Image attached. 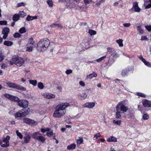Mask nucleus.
Returning <instances> with one entry per match:
<instances>
[{
	"instance_id": "f257e3e1",
	"label": "nucleus",
	"mask_w": 151,
	"mask_h": 151,
	"mask_svg": "<svg viewBox=\"0 0 151 151\" xmlns=\"http://www.w3.org/2000/svg\"><path fill=\"white\" fill-rule=\"evenodd\" d=\"M70 106L69 103L67 102L62 103L57 105L55 108L53 116L55 118H60L65 114V109Z\"/></svg>"
},
{
	"instance_id": "f03ea898",
	"label": "nucleus",
	"mask_w": 151,
	"mask_h": 151,
	"mask_svg": "<svg viewBox=\"0 0 151 151\" xmlns=\"http://www.w3.org/2000/svg\"><path fill=\"white\" fill-rule=\"evenodd\" d=\"M128 101L125 100L120 101L117 104L116 107V117L117 119H120L122 117L121 114L126 112L128 110V107L125 105L127 104Z\"/></svg>"
},
{
	"instance_id": "7ed1b4c3",
	"label": "nucleus",
	"mask_w": 151,
	"mask_h": 151,
	"mask_svg": "<svg viewBox=\"0 0 151 151\" xmlns=\"http://www.w3.org/2000/svg\"><path fill=\"white\" fill-rule=\"evenodd\" d=\"M50 44V42L48 39L44 38L37 43V49L39 52L45 51L47 49Z\"/></svg>"
},
{
	"instance_id": "20e7f679",
	"label": "nucleus",
	"mask_w": 151,
	"mask_h": 151,
	"mask_svg": "<svg viewBox=\"0 0 151 151\" xmlns=\"http://www.w3.org/2000/svg\"><path fill=\"white\" fill-rule=\"evenodd\" d=\"M6 84L9 87L20 90L22 91H25L26 89L19 85H17L13 83L7 82Z\"/></svg>"
},
{
	"instance_id": "39448f33",
	"label": "nucleus",
	"mask_w": 151,
	"mask_h": 151,
	"mask_svg": "<svg viewBox=\"0 0 151 151\" xmlns=\"http://www.w3.org/2000/svg\"><path fill=\"white\" fill-rule=\"evenodd\" d=\"M13 60L15 62V64L17 66H21L24 63L23 59L22 58L19 57L14 56Z\"/></svg>"
},
{
	"instance_id": "423d86ee",
	"label": "nucleus",
	"mask_w": 151,
	"mask_h": 151,
	"mask_svg": "<svg viewBox=\"0 0 151 151\" xmlns=\"http://www.w3.org/2000/svg\"><path fill=\"white\" fill-rule=\"evenodd\" d=\"M76 2H72L71 4H66L65 5V6L68 9H70L73 8H74L75 9H78V8L81 9V6H78Z\"/></svg>"
},
{
	"instance_id": "0eeeda50",
	"label": "nucleus",
	"mask_w": 151,
	"mask_h": 151,
	"mask_svg": "<svg viewBox=\"0 0 151 151\" xmlns=\"http://www.w3.org/2000/svg\"><path fill=\"white\" fill-rule=\"evenodd\" d=\"M23 122L32 126H35L37 124V122L34 120L27 118H24L23 119Z\"/></svg>"
},
{
	"instance_id": "6e6552de",
	"label": "nucleus",
	"mask_w": 151,
	"mask_h": 151,
	"mask_svg": "<svg viewBox=\"0 0 151 151\" xmlns=\"http://www.w3.org/2000/svg\"><path fill=\"white\" fill-rule=\"evenodd\" d=\"M17 102L18 105L20 107L26 108L28 106V102L25 100H19Z\"/></svg>"
},
{
	"instance_id": "1a4fd4ad",
	"label": "nucleus",
	"mask_w": 151,
	"mask_h": 151,
	"mask_svg": "<svg viewBox=\"0 0 151 151\" xmlns=\"http://www.w3.org/2000/svg\"><path fill=\"white\" fill-rule=\"evenodd\" d=\"M4 95L5 97L7 98L11 101L18 102L19 100V98L17 96H14L8 93L4 94Z\"/></svg>"
},
{
	"instance_id": "9d476101",
	"label": "nucleus",
	"mask_w": 151,
	"mask_h": 151,
	"mask_svg": "<svg viewBox=\"0 0 151 151\" xmlns=\"http://www.w3.org/2000/svg\"><path fill=\"white\" fill-rule=\"evenodd\" d=\"M10 138V136H7L6 137H4L3 139V142H5V143L1 145V147H7L9 146V140Z\"/></svg>"
},
{
	"instance_id": "9b49d317",
	"label": "nucleus",
	"mask_w": 151,
	"mask_h": 151,
	"mask_svg": "<svg viewBox=\"0 0 151 151\" xmlns=\"http://www.w3.org/2000/svg\"><path fill=\"white\" fill-rule=\"evenodd\" d=\"M107 50L111 54V56L114 58H117L119 57L117 53L116 52L115 50L112 48L109 47L107 48Z\"/></svg>"
},
{
	"instance_id": "f8f14e48",
	"label": "nucleus",
	"mask_w": 151,
	"mask_h": 151,
	"mask_svg": "<svg viewBox=\"0 0 151 151\" xmlns=\"http://www.w3.org/2000/svg\"><path fill=\"white\" fill-rule=\"evenodd\" d=\"M42 95L44 97L49 99H54L55 98V96L54 94L51 93H42Z\"/></svg>"
},
{
	"instance_id": "ddd939ff",
	"label": "nucleus",
	"mask_w": 151,
	"mask_h": 151,
	"mask_svg": "<svg viewBox=\"0 0 151 151\" xmlns=\"http://www.w3.org/2000/svg\"><path fill=\"white\" fill-rule=\"evenodd\" d=\"M139 58L147 66L151 67V63L147 62L142 56L139 57Z\"/></svg>"
},
{
	"instance_id": "4468645a",
	"label": "nucleus",
	"mask_w": 151,
	"mask_h": 151,
	"mask_svg": "<svg viewBox=\"0 0 151 151\" xmlns=\"http://www.w3.org/2000/svg\"><path fill=\"white\" fill-rule=\"evenodd\" d=\"M132 8L135 12H139L140 11V9L138 7V3L136 2L133 3Z\"/></svg>"
},
{
	"instance_id": "2eb2a0df",
	"label": "nucleus",
	"mask_w": 151,
	"mask_h": 151,
	"mask_svg": "<svg viewBox=\"0 0 151 151\" xmlns=\"http://www.w3.org/2000/svg\"><path fill=\"white\" fill-rule=\"evenodd\" d=\"M94 106V103L93 102H88L86 103L82 106L83 108H91L93 107Z\"/></svg>"
},
{
	"instance_id": "dca6fc26",
	"label": "nucleus",
	"mask_w": 151,
	"mask_h": 151,
	"mask_svg": "<svg viewBox=\"0 0 151 151\" xmlns=\"http://www.w3.org/2000/svg\"><path fill=\"white\" fill-rule=\"evenodd\" d=\"M21 111L22 112L23 116H25L29 114L30 111V109L28 108H24V109L21 110Z\"/></svg>"
},
{
	"instance_id": "f3484780",
	"label": "nucleus",
	"mask_w": 151,
	"mask_h": 151,
	"mask_svg": "<svg viewBox=\"0 0 151 151\" xmlns=\"http://www.w3.org/2000/svg\"><path fill=\"white\" fill-rule=\"evenodd\" d=\"M142 104L145 107H151V101L147 100H145L142 102Z\"/></svg>"
},
{
	"instance_id": "a211bd4d",
	"label": "nucleus",
	"mask_w": 151,
	"mask_h": 151,
	"mask_svg": "<svg viewBox=\"0 0 151 151\" xmlns=\"http://www.w3.org/2000/svg\"><path fill=\"white\" fill-rule=\"evenodd\" d=\"M31 137L28 134H27L24 137V142L25 143H28L29 142Z\"/></svg>"
},
{
	"instance_id": "6ab92c4d",
	"label": "nucleus",
	"mask_w": 151,
	"mask_h": 151,
	"mask_svg": "<svg viewBox=\"0 0 151 151\" xmlns=\"http://www.w3.org/2000/svg\"><path fill=\"white\" fill-rule=\"evenodd\" d=\"M35 43V41L34 40V39L31 37L29 38L28 40V42L27 44V46L32 45L33 46Z\"/></svg>"
},
{
	"instance_id": "aec40b11",
	"label": "nucleus",
	"mask_w": 151,
	"mask_h": 151,
	"mask_svg": "<svg viewBox=\"0 0 151 151\" xmlns=\"http://www.w3.org/2000/svg\"><path fill=\"white\" fill-rule=\"evenodd\" d=\"M38 135H40V131H38L37 132H35L32 135V136L33 138L36 140H37L38 137H39V136H38Z\"/></svg>"
},
{
	"instance_id": "412c9836",
	"label": "nucleus",
	"mask_w": 151,
	"mask_h": 151,
	"mask_svg": "<svg viewBox=\"0 0 151 151\" xmlns=\"http://www.w3.org/2000/svg\"><path fill=\"white\" fill-rule=\"evenodd\" d=\"M13 20L14 22L18 21L20 18V16L18 14H15L13 17Z\"/></svg>"
},
{
	"instance_id": "4be33fe9",
	"label": "nucleus",
	"mask_w": 151,
	"mask_h": 151,
	"mask_svg": "<svg viewBox=\"0 0 151 151\" xmlns=\"http://www.w3.org/2000/svg\"><path fill=\"white\" fill-rule=\"evenodd\" d=\"M76 146V145L75 144H72L67 146V149L70 150H73L75 148Z\"/></svg>"
},
{
	"instance_id": "5701e85b",
	"label": "nucleus",
	"mask_w": 151,
	"mask_h": 151,
	"mask_svg": "<svg viewBox=\"0 0 151 151\" xmlns=\"http://www.w3.org/2000/svg\"><path fill=\"white\" fill-rule=\"evenodd\" d=\"M14 115L16 118L24 116H23L22 112L21 111V110L15 114Z\"/></svg>"
},
{
	"instance_id": "b1692460",
	"label": "nucleus",
	"mask_w": 151,
	"mask_h": 151,
	"mask_svg": "<svg viewBox=\"0 0 151 151\" xmlns=\"http://www.w3.org/2000/svg\"><path fill=\"white\" fill-rule=\"evenodd\" d=\"M107 141L109 142H117V139L114 136H111L107 139Z\"/></svg>"
},
{
	"instance_id": "393cba45",
	"label": "nucleus",
	"mask_w": 151,
	"mask_h": 151,
	"mask_svg": "<svg viewBox=\"0 0 151 151\" xmlns=\"http://www.w3.org/2000/svg\"><path fill=\"white\" fill-rule=\"evenodd\" d=\"M50 26L54 28L58 27V28L61 29L63 27V26L60 24H53L51 25Z\"/></svg>"
},
{
	"instance_id": "a878e982",
	"label": "nucleus",
	"mask_w": 151,
	"mask_h": 151,
	"mask_svg": "<svg viewBox=\"0 0 151 151\" xmlns=\"http://www.w3.org/2000/svg\"><path fill=\"white\" fill-rule=\"evenodd\" d=\"M37 140L39 141H40L42 142H43L45 141L46 139L43 136L41 135L40 134L39 136V137H38Z\"/></svg>"
},
{
	"instance_id": "bb28decb",
	"label": "nucleus",
	"mask_w": 151,
	"mask_h": 151,
	"mask_svg": "<svg viewBox=\"0 0 151 151\" xmlns=\"http://www.w3.org/2000/svg\"><path fill=\"white\" fill-rule=\"evenodd\" d=\"M18 14L20 16V17L24 18L26 16V14L23 11H19Z\"/></svg>"
},
{
	"instance_id": "cd10ccee",
	"label": "nucleus",
	"mask_w": 151,
	"mask_h": 151,
	"mask_svg": "<svg viewBox=\"0 0 151 151\" xmlns=\"http://www.w3.org/2000/svg\"><path fill=\"white\" fill-rule=\"evenodd\" d=\"M33 49V46L27 45L26 50L29 52H32Z\"/></svg>"
},
{
	"instance_id": "c85d7f7f",
	"label": "nucleus",
	"mask_w": 151,
	"mask_h": 151,
	"mask_svg": "<svg viewBox=\"0 0 151 151\" xmlns=\"http://www.w3.org/2000/svg\"><path fill=\"white\" fill-rule=\"evenodd\" d=\"M9 32V29L8 27L4 28L2 32V34H8Z\"/></svg>"
},
{
	"instance_id": "c756f323",
	"label": "nucleus",
	"mask_w": 151,
	"mask_h": 151,
	"mask_svg": "<svg viewBox=\"0 0 151 151\" xmlns=\"http://www.w3.org/2000/svg\"><path fill=\"white\" fill-rule=\"evenodd\" d=\"M4 45L7 46H11L13 44L12 42L11 41H6L4 42Z\"/></svg>"
},
{
	"instance_id": "7c9ffc66",
	"label": "nucleus",
	"mask_w": 151,
	"mask_h": 151,
	"mask_svg": "<svg viewBox=\"0 0 151 151\" xmlns=\"http://www.w3.org/2000/svg\"><path fill=\"white\" fill-rule=\"evenodd\" d=\"M29 81V83L32 84L33 86H35L37 85V81L36 80H30Z\"/></svg>"
},
{
	"instance_id": "2f4dec72",
	"label": "nucleus",
	"mask_w": 151,
	"mask_h": 151,
	"mask_svg": "<svg viewBox=\"0 0 151 151\" xmlns=\"http://www.w3.org/2000/svg\"><path fill=\"white\" fill-rule=\"evenodd\" d=\"M116 42L118 44L120 47H123V40L122 39H119L116 40Z\"/></svg>"
},
{
	"instance_id": "473e14b6",
	"label": "nucleus",
	"mask_w": 151,
	"mask_h": 151,
	"mask_svg": "<svg viewBox=\"0 0 151 151\" xmlns=\"http://www.w3.org/2000/svg\"><path fill=\"white\" fill-rule=\"evenodd\" d=\"M83 142V138L81 137H80L77 140V142L78 144L80 145Z\"/></svg>"
},
{
	"instance_id": "72a5a7b5",
	"label": "nucleus",
	"mask_w": 151,
	"mask_h": 151,
	"mask_svg": "<svg viewBox=\"0 0 151 151\" xmlns=\"http://www.w3.org/2000/svg\"><path fill=\"white\" fill-rule=\"evenodd\" d=\"M19 32L21 34H23L26 32V29L24 27H22L19 30Z\"/></svg>"
},
{
	"instance_id": "f704fd0d",
	"label": "nucleus",
	"mask_w": 151,
	"mask_h": 151,
	"mask_svg": "<svg viewBox=\"0 0 151 151\" xmlns=\"http://www.w3.org/2000/svg\"><path fill=\"white\" fill-rule=\"evenodd\" d=\"M50 129L48 128H42L41 129V131L42 132L44 133L46 132H48L50 131Z\"/></svg>"
},
{
	"instance_id": "c9c22d12",
	"label": "nucleus",
	"mask_w": 151,
	"mask_h": 151,
	"mask_svg": "<svg viewBox=\"0 0 151 151\" xmlns=\"http://www.w3.org/2000/svg\"><path fill=\"white\" fill-rule=\"evenodd\" d=\"M127 71L126 70H123L122 72V75L123 76H125L127 75Z\"/></svg>"
},
{
	"instance_id": "e433bc0d",
	"label": "nucleus",
	"mask_w": 151,
	"mask_h": 151,
	"mask_svg": "<svg viewBox=\"0 0 151 151\" xmlns=\"http://www.w3.org/2000/svg\"><path fill=\"white\" fill-rule=\"evenodd\" d=\"M137 29L141 34H142L143 33V31L141 27L140 26H138L137 27Z\"/></svg>"
},
{
	"instance_id": "4c0bfd02",
	"label": "nucleus",
	"mask_w": 151,
	"mask_h": 151,
	"mask_svg": "<svg viewBox=\"0 0 151 151\" xmlns=\"http://www.w3.org/2000/svg\"><path fill=\"white\" fill-rule=\"evenodd\" d=\"M121 120H119V121H116L115 120H113V123L116 124L118 125L119 126L121 124Z\"/></svg>"
},
{
	"instance_id": "58836bf2",
	"label": "nucleus",
	"mask_w": 151,
	"mask_h": 151,
	"mask_svg": "<svg viewBox=\"0 0 151 151\" xmlns=\"http://www.w3.org/2000/svg\"><path fill=\"white\" fill-rule=\"evenodd\" d=\"M47 3L50 7H52L53 6V2L52 0H47Z\"/></svg>"
},
{
	"instance_id": "ea45409f",
	"label": "nucleus",
	"mask_w": 151,
	"mask_h": 151,
	"mask_svg": "<svg viewBox=\"0 0 151 151\" xmlns=\"http://www.w3.org/2000/svg\"><path fill=\"white\" fill-rule=\"evenodd\" d=\"M38 87L40 89H42L44 88V86L42 83L39 82L37 84Z\"/></svg>"
},
{
	"instance_id": "a19ab883",
	"label": "nucleus",
	"mask_w": 151,
	"mask_h": 151,
	"mask_svg": "<svg viewBox=\"0 0 151 151\" xmlns=\"http://www.w3.org/2000/svg\"><path fill=\"white\" fill-rule=\"evenodd\" d=\"M16 133L17 135L20 139H22L23 138V135L20 132H19L18 130H17L16 131Z\"/></svg>"
},
{
	"instance_id": "79ce46f5",
	"label": "nucleus",
	"mask_w": 151,
	"mask_h": 151,
	"mask_svg": "<svg viewBox=\"0 0 151 151\" xmlns=\"http://www.w3.org/2000/svg\"><path fill=\"white\" fill-rule=\"evenodd\" d=\"M94 77V73H93L88 75L86 76L87 79H91L93 77Z\"/></svg>"
},
{
	"instance_id": "37998d69",
	"label": "nucleus",
	"mask_w": 151,
	"mask_h": 151,
	"mask_svg": "<svg viewBox=\"0 0 151 151\" xmlns=\"http://www.w3.org/2000/svg\"><path fill=\"white\" fill-rule=\"evenodd\" d=\"M21 35L19 33H16L14 35V37L15 38H19L21 37Z\"/></svg>"
},
{
	"instance_id": "c03bdc74",
	"label": "nucleus",
	"mask_w": 151,
	"mask_h": 151,
	"mask_svg": "<svg viewBox=\"0 0 151 151\" xmlns=\"http://www.w3.org/2000/svg\"><path fill=\"white\" fill-rule=\"evenodd\" d=\"M26 4L23 2L18 3L17 5V7H21L22 6H24L26 5Z\"/></svg>"
},
{
	"instance_id": "a18cd8bd",
	"label": "nucleus",
	"mask_w": 151,
	"mask_h": 151,
	"mask_svg": "<svg viewBox=\"0 0 151 151\" xmlns=\"http://www.w3.org/2000/svg\"><path fill=\"white\" fill-rule=\"evenodd\" d=\"M149 117L148 115L146 114H144L143 116V119L144 120H147Z\"/></svg>"
},
{
	"instance_id": "49530a36",
	"label": "nucleus",
	"mask_w": 151,
	"mask_h": 151,
	"mask_svg": "<svg viewBox=\"0 0 151 151\" xmlns=\"http://www.w3.org/2000/svg\"><path fill=\"white\" fill-rule=\"evenodd\" d=\"M26 19L27 21L32 20H33L32 16H31L29 15H28Z\"/></svg>"
},
{
	"instance_id": "de8ad7c7",
	"label": "nucleus",
	"mask_w": 151,
	"mask_h": 151,
	"mask_svg": "<svg viewBox=\"0 0 151 151\" xmlns=\"http://www.w3.org/2000/svg\"><path fill=\"white\" fill-rule=\"evenodd\" d=\"M100 136L101 134L99 133H98L95 135V137H96L95 140L96 141H98L99 140V139H98V138L99 137H100Z\"/></svg>"
},
{
	"instance_id": "09e8293b",
	"label": "nucleus",
	"mask_w": 151,
	"mask_h": 151,
	"mask_svg": "<svg viewBox=\"0 0 151 151\" xmlns=\"http://www.w3.org/2000/svg\"><path fill=\"white\" fill-rule=\"evenodd\" d=\"M71 0H58L59 2H65L67 3V4L70 3Z\"/></svg>"
},
{
	"instance_id": "8fccbe9b",
	"label": "nucleus",
	"mask_w": 151,
	"mask_h": 151,
	"mask_svg": "<svg viewBox=\"0 0 151 151\" xmlns=\"http://www.w3.org/2000/svg\"><path fill=\"white\" fill-rule=\"evenodd\" d=\"M88 32L89 34L91 36L94 35V31L93 30L90 29L89 30Z\"/></svg>"
},
{
	"instance_id": "3c124183",
	"label": "nucleus",
	"mask_w": 151,
	"mask_h": 151,
	"mask_svg": "<svg viewBox=\"0 0 151 151\" xmlns=\"http://www.w3.org/2000/svg\"><path fill=\"white\" fill-rule=\"evenodd\" d=\"M137 93V95H138V96H141L143 98H145L146 97L145 95L144 94L140 93Z\"/></svg>"
},
{
	"instance_id": "603ef678",
	"label": "nucleus",
	"mask_w": 151,
	"mask_h": 151,
	"mask_svg": "<svg viewBox=\"0 0 151 151\" xmlns=\"http://www.w3.org/2000/svg\"><path fill=\"white\" fill-rule=\"evenodd\" d=\"M106 58V56H104L103 57H102L100 58H99V59H97L96 60V61L98 62H101V61H102V60L103 59L105 58Z\"/></svg>"
},
{
	"instance_id": "864d4df0",
	"label": "nucleus",
	"mask_w": 151,
	"mask_h": 151,
	"mask_svg": "<svg viewBox=\"0 0 151 151\" xmlns=\"http://www.w3.org/2000/svg\"><path fill=\"white\" fill-rule=\"evenodd\" d=\"M53 131H52L50 132H47L46 133L47 135L49 137H51L53 133Z\"/></svg>"
},
{
	"instance_id": "5fc2aeb1",
	"label": "nucleus",
	"mask_w": 151,
	"mask_h": 151,
	"mask_svg": "<svg viewBox=\"0 0 151 151\" xmlns=\"http://www.w3.org/2000/svg\"><path fill=\"white\" fill-rule=\"evenodd\" d=\"M104 2V1H101V0H99V1H97L96 5L97 6H99L101 4V3Z\"/></svg>"
},
{
	"instance_id": "6e6d98bb",
	"label": "nucleus",
	"mask_w": 151,
	"mask_h": 151,
	"mask_svg": "<svg viewBox=\"0 0 151 151\" xmlns=\"http://www.w3.org/2000/svg\"><path fill=\"white\" fill-rule=\"evenodd\" d=\"M123 25L125 27H129L131 25V24L130 23H126L123 24Z\"/></svg>"
},
{
	"instance_id": "4d7b16f0",
	"label": "nucleus",
	"mask_w": 151,
	"mask_h": 151,
	"mask_svg": "<svg viewBox=\"0 0 151 151\" xmlns=\"http://www.w3.org/2000/svg\"><path fill=\"white\" fill-rule=\"evenodd\" d=\"M145 28L149 31H151V25H147L145 26Z\"/></svg>"
},
{
	"instance_id": "13d9d810",
	"label": "nucleus",
	"mask_w": 151,
	"mask_h": 151,
	"mask_svg": "<svg viewBox=\"0 0 151 151\" xmlns=\"http://www.w3.org/2000/svg\"><path fill=\"white\" fill-rule=\"evenodd\" d=\"M151 7V2L149 1L148 4L145 6L146 9H149Z\"/></svg>"
},
{
	"instance_id": "bf43d9fd",
	"label": "nucleus",
	"mask_w": 151,
	"mask_h": 151,
	"mask_svg": "<svg viewBox=\"0 0 151 151\" xmlns=\"http://www.w3.org/2000/svg\"><path fill=\"white\" fill-rule=\"evenodd\" d=\"M72 70H66V71L65 72L68 75L69 74L71 73H72Z\"/></svg>"
},
{
	"instance_id": "052dcab7",
	"label": "nucleus",
	"mask_w": 151,
	"mask_h": 151,
	"mask_svg": "<svg viewBox=\"0 0 151 151\" xmlns=\"http://www.w3.org/2000/svg\"><path fill=\"white\" fill-rule=\"evenodd\" d=\"M7 24V22L5 21H0V24L5 25Z\"/></svg>"
},
{
	"instance_id": "680f3d73",
	"label": "nucleus",
	"mask_w": 151,
	"mask_h": 151,
	"mask_svg": "<svg viewBox=\"0 0 151 151\" xmlns=\"http://www.w3.org/2000/svg\"><path fill=\"white\" fill-rule=\"evenodd\" d=\"M85 4H88L91 2V0H84Z\"/></svg>"
},
{
	"instance_id": "e2e57ef3",
	"label": "nucleus",
	"mask_w": 151,
	"mask_h": 151,
	"mask_svg": "<svg viewBox=\"0 0 151 151\" xmlns=\"http://www.w3.org/2000/svg\"><path fill=\"white\" fill-rule=\"evenodd\" d=\"M80 96L82 99H85L86 97V94H80Z\"/></svg>"
},
{
	"instance_id": "0e129e2a",
	"label": "nucleus",
	"mask_w": 151,
	"mask_h": 151,
	"mask_svg": "<svg viewBox=\"0 0 151 151\" xmlns=\"http://www.w3.org/2000/svg\"><path fill=\"white\" fill-rule=\"evenodd\" d=\"M79 84L82 86L84 87L85 86V83L82 81H80L79 82Z\"/></svg>"
},
{
	"instance_id": "69168bd1",
	"label": "nucleus",
	"mask_w": 151,
	"mask_h": 151,
	"mask_svg": "<svg viewBox=\"0 0 151 151\" xmlns=\"http://www.w3.org/2000/svg\"><path fill=\"white\" fill-rule=\"evenodd\" d=\"M141 40H148L147 38V37L146 36H142L141 37Z\"/></svg>"
},
{
	"instance_id": "338daca9",
	"label": "nucleus",
	"mask_w": 151,
	"mask_h": 151,
	"mask_svg": "<svg viewBox=\"0 0 151 151\" xmlns=\"http://www.w3.org/2000/svg\"><path fill=\"white\" fill-rule=\"evenodd\" d=\"M9 62L10 64L11 65H13L14 64H15V62L13 60V57L12 58V60L9 61Z\"/></svg>"
},
{
	"instance_id": "774afa93",
	"label": "nucleus",
	"mask_w": 151,
	"mask_h": 151,
	"mask_svg": "<svg viewBox=\"0 0 151 151\" xmlns=\"http://www.w3.org/2000/svg\"><path fill=\"white\" fill-rule=\"evenodd\" d=\"M4 35L3 36V38L4 39H6L8 36V34H3Z\"/></svg>"
}]
</instances>
